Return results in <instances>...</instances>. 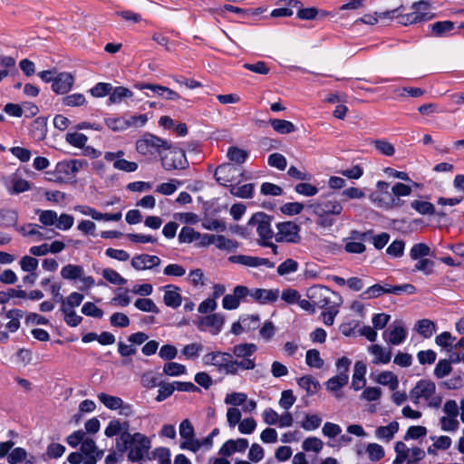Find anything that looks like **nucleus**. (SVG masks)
Returning a JSON list of instances; mask_svg holds the SVG:
<instances>
[{
	"instance_id": "1",
	"label": "nucleus",
	"mask_w": 464,
	"mask_h": 464,
	"mask_svg": "<svg viewBox=\"0 0 464 464\" xmlns=\"http://www.w3.org/2000/svg\"><path fill=\"white\" fill-rule=\"evenodd\" d=\"M160 155L161 165L168 171L185 169L188 167L185 151L178 147H172L169 142L168 147L163 148Z\"/></svg>"
},
{
	"instance_id": "2",
	"label": "nucleus",
	"mask_w": 464,
	"mask_h": 464,
	"mask_svg": "<svg viewBox=\"0 0 464 464\" xmlns=\"http://www.w3.org/2000/svg\"><path fill=\"white\" fill-rule=\"evenodd\" d=\"M206 365H212L218 368L220 372L227 375H237V361H234L230 353L212 352L203 357Z\"/></svg>"
},
{
	"instance_id": "3",
	"label": "nucleus",
	"mask_w": 464,
	"mask_h": 464,
	"mask_svg": "<svg viewBox=\"0 0 464 464\" xmlns=\"http://www.w3.org/2000/svg\"><path fill=\"white\" fill-rule=\"evenodd\" d=\"M308 298L314 302L315 307L326 309L341 304V297L337 293L324 285H315L308 290Z\"/></svg>"
},
{
	"instance_id": "4",
	"label": "nucleus",
	"mask_w": 464,
	"mask_h": 464,
	"mask_svg": "<svg viewBox=\"0 0 464 464\" xmlns=\"http://www.w3.org/2000/svg\"><path fill=\"white\" fill-rule=\"evenodd\" d=\"M243 175L241 166L226 163L216 169L214 178L219 185L230 188L234 184H239Z\"/></svg>"
},
{
	"instance_id": "5",
	"label": "nucleus",
	"mask_w": 464,
	"mask_h": 464,
	"mask_svg": "<svg viewBox=\"0 0 464 464\" xmlns=\"http://www.w3.org/2000/svg\"><path fill=\"white\" fill-rule=\"evenodd\" d=\"M232 355L237 359V371L241 370H253L256 368V360L252 356L257 351V346L255 343H239L232 347Z\"/></svg>"
},
{
	"instance_id": "6",
	"label": "nucleus",
	"mask_w": 464,
	"mask_h": 464,
	"mask_svg": "<svg viewBox=\"0 0 464 464\" xmlns=\"http://www.w3.org/2000/svg\"><path fill=\"white\" fill-rule=\"evenodd\" d=\"M390 184L386 181H378L376 190L369 196L370 200L380 208H392L398 206L400 199L396 198L392 191H389Z\"/></svg>"
},
{
	"instance_id": "7",
	"label": "nucleus",
	"mask_w": 464,
	"mask_h": 464,
	"mask_svg": "<svg viewBox=\"0 0 464 464\" xmlns=\"http://www.w3.org/2000/svg\"><path fill=\"white\" fill-rule=\"evenodd\" d=\"M273 217L265 212H256L247 222L248 227H256V232L260 237L261 242L272 240L275 237V233L271 228Z\"/></svg>"
},
{
	"instance_id": "8",
	"label": "nucleus",
	"mask_w": 464,
	"mask_h": 464,
	"mask_svg": "<svg viewBox=\"0 0 464 464\" xmlns=\"http://www.w3.org/2000/svg\"><path fill=\"white\" fill-rule=\"evenodd\" d=\"M164 147H168V141L152 134H146L136 142L137 151L144 156L162 154Z\"/></svg>"
},
{
	"instance_id": "9",
	"label": "nucleus",
	"mask_w": 464,
	"mask_h": 464,
	"mask_svg": "<svg viewBox=\"0 0 464 464\" xmlns=\"http://www.w3.org/2000/svg\"><path fill=\"white\" fill-rule=\"evenodd\" d=\"M131 437L128 459L131 462H137L141 460L149 452L151 443L150 440L140 432H136Z\"/></svg>"
},
{
	"instance_id": "10",
	"label": "nucleus",
	"mask_w": 464,
	"mask_h": 464,
	"mask_svg": "<svg viewBox=\"0 0 464 464\" xmlns=\"http://www.w3.org/2000/svg\"><path fill=\"white\" fill-rule=\"evenodd\" d=\"M277 232L275 235L276 242L299 243L301 240L300 227L293 221L276 224Z\"/></svg>"
},
{
	"instance_id": "11",
	"label": "nucleus",
	"mask_w": 464,
	"mask_h": 464,
	"mask_svg": "<svg viewBox=\"0 0 464 464\" xmlns=\"http://www.w3.org/2000/svg\"><path fill=\"white\" fill-rule=\"evenodd\" d=\"M179 435L181 438L180 449L190 450L194 453L199 450L198 440L195 438V430L188 419L180 422Z\"/></svg>"
},
{
	"instance_id": "12",
	"label": "nucleus",
	"mask_w": 464,
	"mask_h": 464,
	"mask_svg": "<svg viewBox=\"0 0 464 464\" xmlns=\"http://www.w3.org/2000/svg\"><path fill=\"white\" fill-rule=\"evenodd\" d=\"M410 256L412 260L429 261L425 257L429 256L436 259L437 261H453L450 256H439L434 250L425 243H418L412 246L410 252Z\"/></svg>"
},
{
	"instance_id": "13",
	"label": "nucleus",
	"mask_w": 464,
	"mask_h": 464,
	"mask_svg": "<svg viewBox=\"0 0 464 464\" xmlns=\"http://www.w3.org/2000/svg\"><path fill=\"white\" fill-rule=\"evenodd\" d=\"M430 6L429 2L424 0L415 2L412 5L414 12L406 16H401L399 23L408 24L428 20L430 17L426 11L430 9Z\"/></svg>"
},
{
	"instance_id": "14",
	"label": "nucleus",
	"mask_w": 464,
	"mask_h": 464,
	"mask_svg": "<svg viewBox=\"0 0 464 464\" xmlns=\"http://www.w3.org/2000/svg\"><path fill=\"white\" fill-rule=\"evenodd\" d=\"M315 215L323 218L328 215H340L343 210L342 204L337 200L317 201L309 206Z\"/></svg>"
},
{
	"instance_id": "15",
	"label": "nucleus",
	"mask_w": 464,
	"mask_h": 464,
	"mask_svg": "<svg viewBox=\"0 0 464 464\" xmlns=\"http://www.w3.org/2000/svg\"><path fill=\"white\" fill-rule=\"evenodd\" d=\"M224 316L219 314H212L200 317L197 325L200 331H209L213 335L218 334L224 324Z\"/></svg>"
},
{
	"instance_id": "16",
	"label": "nucleus",
	"mask_w": 464,
	"mask_h": 464,
	"mask_svg": "<svg viewBox=\"0 0 464 464\" xmlns=\"http://www.w3.org/2000/svg\"><path fill=\"white\" fill-rule=\"evenodd\" d=\"M407 335V332L401 321L394 322L387 331L384 332V338L387 343L392 345L401 343Z\"/></svg>"
},
{
	"instance_id": "17",
	"label": "nucleus",
	"mask_w": 464,
	"mask_h": 464,
	"mask_svg": "<svg viewBox=\"0 0 464 464\" xmlns=\"http://www.w3.org/2000/svg\"><path fill=\"white\" fill-rule=\"evenodd\" d=\"M248 448V440L244 438L227 440L219 449L218 454L223 457H229L236 452H245Z\"/></svg>"
},
{
	"instance_id": "18",
	"label": "nucleus",
	"mask_w": 464,
	"mask_h": 464,
	"mask_svg": "<svg viewBox=\"0 0 464 464\" xmlns=\"http://www.w3.org/2000/svg\"><path fill=\"white\" fill-rule=\"evenodd\" d=\"M74 78L70 72L58 73L52 83V90L57 94L67 93L72 87Z\"/></svg>"
},
{
	"instance_id": "19",
	"label": "nucleus",
	"mask_w": 464,
	"mask_h": 464,
	"mask_svg": "<svg viewBox=\"0 0 464 464\" xmlns=\"http://www.w3.org/2000/svg\"><path fill=\"white\" fill-rule=\"evenodd\" d=\"M87 165L86 160H71L58 162L55 170L58 174L65 177H74L76 173Z\"/></svg>"
},
{
	"instance_id": "20",
	"label": "nucleus",
	"mask_w": 464,
	"mask_h": 464,
	"mask_svg": "<svg viewBox=\"0 0 464 464\" xmlns=\"http://www.w3.org/2000/svg\"><path fill=\"white\" fill-rule=\"evenodd\" d=\"M278 289H262L256 288L251 291V297L260 304L275 303L279 297Z\"/></svg>"
},
{
	"instance_id": "21",
	"label": "nucleus",
	"mask_w": 464,
	"mask_h": 464,
	"mask_svg": "<svg viewBox=\"0 0 464 464\" xmlns=\"http://www.w3.org/2000/svg\"><path fill=\"white\" fill-rule=\"evenodd\" d=\"M366 365L362 361H358L354 364L353 374L352 378L351 389L360 391L366 385Z\"/></svg>"
},
{
	"instance_id": "22",
	"label": "nucleus",
	"mask_w": 464,
	"mask_h": 464,
	"mask_svg": "<svg viewBox=\"0 0 464 464\" xmlns=\"http://www.w3.org/2000/svg\"><path fill=\"white\" fill-rule=\"evenodd\" d=\"M5 186L11 195L20 194L31 188L30 182L16 174L12 175L8 180L5 181Z\"/></svg>"
},
{
	"instance_id": "23",
	"label": "nucleus",
	"mask_w": 464,
	"mask_h": 464,
	"mask_svg": "<svg viewBox=\"0 0 464 464\" xmlns=\"http://www.w3.org/2000/svg\"><path fill=\"white\" fill-rule=\"evenodd\" d=\"M368 351L374 355V359L372 360V363H388L392 359V350L384 349L379 344H372L368 348Z\"/></svg>"
},
{
	"instance_id": "24",
	"label": "nucleus",
	"mask_w": 464,
	"mask_h": 464,
	"mask_svg": "<svg viewBox=\"0 0 464 464\" xmlns=\"http://www.w3.org/2000/svg\"><path fill=\"white\" fill-rule=\"evenodd\" d=\"M414 390L426 401L435 394L436 385L430 380H420L416 383Z\"/></svg>"
},
{
	"instance_id": "25",
	"label": "nucleus",
	"mask_w": 464,
	"mask_h": 464,
	"mask_svg": "<svg viewBox=\"0 0 464 464\" xmlns=\"http://www.w3.org/2000/svg\"><path fill=\"white\" fill-rule=\"evenodd\" d=\"M432 35L436 37H445L455 28V24L451 21H439L429 25Z\"/></svg>"
},
{
	"instance_id": "26",
	"label": "nucleus",
	"mask_w": 464,
	"mask_h": 464,
	"mask_svg": "<svg viewBox=\"0 0 464 464\" xmlns=\"http://www.w3.org/2000/svg\"><path fill=\"white\" fill-rule=\"evenodd\" d=\"M297 383L302 389L305 390L307 396L315 394L321 387L319 382L311 375L299 378Z\"/></svg>"
},
{
	"instance_id": "27",
	"label": "nucleus",
	"mask_w": 464,
	"mask_h": 464,
	"mask_svg": "<svg viewBox=\"0 0 464 464\" xmlns=\"http://www.w3.org/2000/svg\"><path fill=\"white\" fill-rule=\"evenodd\" d=\"M132 96H133V92L130 90H129L128 88L123 87V86L115 87V88H112V90L110 93L108 103L109 104L120 103L122 102V100L124 98H131Z\"/></svg>"
},
{
	"instance_id": "28",
	"label": "nucleus",
	"mask_w": 464,
	"mask_h": 464,
	"mask_svg": "<svg viewBox=\"0 0 464 464\" xmlns=\"http://www.w3.org/2000/svg\"><path fill=\"white\" fill-rule=\"evenodd\" d=\"M349 376L346 372H340L338 375H335L330 378L326 383V389L330 392H337L343 386L348 383Z\"/></svg>"
},
{
	"instance_id": "29",
	"label": "nucleus",
	"mask_w": 464,
	"mask_h": 464,
	"mask_svg": "<svg viewBox=\"0 0 464 464\" xmlns=\"http://www.w3.org/2000/svg\"><path fill=\"white\" fill-rule=\"evenodd\" d=\"M269 123L274 130L280 134H288L294 132L296 130L295 126L291 121L286 120L271 119Z\"/></svg>"
},
{
	"instance_id": "30",
	"label": "nucleus",
	"mask_w": 464,
	"mask_h": 464,
	"mask_svg": "<svg viewBox=\"0 0 464 464\" xmlns=\"http://www.w3.org/2000/svg\"><path fill=\"white\" fill-rule=\"evenodd\" d=\"M398 430L399 423L397 421H392L387 426L378 427L375 430V435L379 439H385L389 441L393 438Z\"/></svg>"
},
{
	"instance_id": "31",
	"label": "nucleus",
	"mask_w": 464,
	"mask_h": 464,
	"mask_svg": "<svg viewBox=\"0 0 464 464\" xmlns=\"http://www.w3.org/2000/svg\"><path fill=\"white\" fill-rule=\"evenodd\" d=\"M24 313L19 309H12L9 310L5 314V317L9 319V322L6 324V328L11 332H16L20 327V319L23 318Z\"/></svg>"
},
{
	"instance_id": "32",
	"label": "nucleus",
	"mask_w": 464,
	"mask_h": 464,
	"mask_svg": "<svg viewBox=\"0 0 464 464\" xmlns=\"http://www.w3.org/2000/svg\"><path fill=\"white\" fill-rule=\"evenodd\" d=\"M376 382L382 385L389 386L392 391L396 390L399 384L397 375L389 371H385L378 374Z\"/></svg>"
},
{
	"instance_id": "33",
	"label": "nucleus",
	"mask_w": 464,
	"mask_h": 464,
	"mask_svg": "<svg viewBox=\"0 0 464 464\" xmlns=\"http://www.w3.org/2000/svg\"><path fill=\"white\" fill-rule=\"evenodd\" d=\"M99 401L110 410H118L122 407L123 401L117 396L109 395L102 392L98 394Z\"/></svg>"
},
{
	"instance_id": "34",
	"label": "nucleus",
	"mask_w": 464,
	"mask_h": 464,
	"mask_svg": "<svg viewBox=\"0 0 464 464\" xmlns=\"http://www.w3.org/2000/svg\"><path fill=\"white\" fill-rule=\"evenodd\" d=\"M237 184H234L230 187V193L237 198H251L253 197L254 185L251 183L245 184L237 187Z\"/></svg>"
},
{
	"instance_id": "35",
	"label": "nucleus",
	"mask_w": 464,
	"mask_h": 464,
	"mask_svg": "<svg viewBox=\"0 0 464 464\" xmlns=\"http://www.w3.org/2000/svg\"><path fill=\"white\" fill-rule=\"evenodd\" d=\"M129 429V423L127 421L121 423L118 420H112L109 422L108 426L106 427L104 430V434L111 438L115 435H118L123 431H128Z\"/></svg>"
},
{
	"instance_id": "36",
	"label": "nucleus",
	"mask_w": 464,
	"mask_h": 464,
	"mask_svg": "<svg viewBox=\"0 0 464 464\" xmlns=\"http://www.w3.org/2000/svg\"><path fill=\"white\" fill-rule=\"evenodd\" d=\"M104 121L112 131H123L129 128L127 119L123 117H110L106 118Z\"/></svg>"
},
{
	"instance_id": "37",
	"label": "nucleus",
	"mask_w": 464,
	"mask_h": 464,
	"mask_svg": "<svg viewBox=\"0 0 464 464\" xmlns=\"http://www.w3.org/2000/svg\"><path fill=\"white\" fill-rule=\"evenodd\" d=\"M435 324L429 319H421L417 322L416 330L424 338H430L435 331Z\"/></svg>"
},
{
	"instance_id": "38",
	"label": "nucleus",
	"mask_w": 464,
	"mask_h": 464,
	"mask_svg": "<svg viewBox=\"0 0 464 464\" xmlns=\"http://www.w3.org/2000/svg\"><path fill=\"white\" fill-rule=\"evenodd\" d=\"M178 290L179 288H176V290H166L163 299L167 306L177 308L181 304L182 297Z\"/></svg>"
},
{
	"instance_id": "39",
	"label": "nucleus",
	"mask_w": 464,
	"mask_h": 464,
	"mask_svg": "<svg viewBox=\"0 0 464 464\" xmlns=\"http://www.w3.org/2000/svg\"><path fill=\"white\" fill-rule=\"evenodd\" d=\"M321 423L322 418L318 414H305L300 425L305 430H314L318 429Z\"/></svg>"
},
{
	"instance_id": "40",
	"label": "nucleus",
	"mask_w": 464,
	"mask_h": 464,
	"mask_svg": "<svg viewBox=\"0 0 464 464\" xmlns=\"http://www.w3.org/2000/svg\"><path fill=\"white\" fill-rule=\"evenodd\" d=\"M305 362L308 366L320 369L324 365V360L316 349H310L306 352Z\"/></svg>"
},
{
	"instance_id": "41",
	"label": "nucleus",
	"mask_w": 464,
	"mask_h": 464,
	"mask_svg": "<svg viewBox=\"0 0 464 464\" xmlns=\"http://www.w3.org/2000/svg\"><path fill=\"white\" fill-rule=\"evenodd\" d=\"M186 372L187 369L185 365L178 362H166L163 366V372L168 376H179L186 373Z\"/></svg>"
},
{
	"instance_id": "42",
	"label": "nucleus",
	"mask_w": 464,
	"mask_h": 464,
	"mask_svg": "<svg viewBox=\"0 0 464 464\" xmlns=\"http://www.w3.org/2000/svg\"><path fill=\"white\" fill-rule=\"evenodd\" d=\"M199 233L195 231L193 227L185 226L179 234V241L180 243H192L198 240Z\"/></svg>"
},
{
	"instance_id": "43",
	"label": "nucleus",
	"mask_w": 464,
	"mask_h": 464,
	"mask_svg": "<svg viewBox=\"0 0 464 464\" xmlns=\"http://www.w3.org/2000/svg\"><path fill=\"white\" fill-rule=\"evenodd\" d=\"M134 305L136 308L143 312H150L154 314L160 313L155 303L150 298H139L135 301Z\"/></svg>"
},
{
	"instance_id": "44",
	"label": "nucleus",
	"mask_w": 464,
	"mask_h": 464,
	"mask_svg": "<svg viewBox=\"0 0 464 464\" xmlns=\"http://www.w3.org/2000/svg\"><path fill=\"white\" fill-rule=\"evenodd\" d=\"M216 239V246L221 250L233 252L238 246V243L236 240L226 238L224 236L218 235Z\"/></svg>"
},
{
	"instance_id": "45",
	"label": "nucleus",
	"mask_w": 464,
	"mask_h": 464,
	"mask_svg": "<svg viewBox=\"0 0 464 464\" xmlns=\"http://www.w3.org/2000/svg\"><path fill=\"white\" fill-rule=\"evenodd\" d=\"M158 386H159L158 395L155 398V400L158 402H161V401H165L166 399L170 397L172 395V393L174 392V387H173L172 382H160Z\"/></svg>"
},
{
	"instance_id": "46",
	"label": "nucleus",
	"mask_w": 464,
	"mask_h": 464,
	"mask_svg": "<svg viewBox=\"0 0 464 464\" xmlns=\"http://www.w3.org/2000/svg\"><path fill=\"white\" fill-rule=\"evenodd\" d=\"M411 206L413 209L422 215H432L435 212V207L428 201L413 200L411 203Z\"/></svg>"
},
{
	"instance_id": "47",
	"label": "nucleus",
	"mask_w": 464,
	"mask_h": 464,
	"mask_svg": "<svg viewBox=\"0 0 464 464\" xmlns=\"http://www.w3.org/2000/svg\"><path fill=\"white\" fill-rule=\"evenodd\" d=\"M65 140L71 145L82 149L85 147V144L88 140V138L85 134L79 132L67 133Z\"/></svg>"
},
{
	"instance_id": "48",
	"label": "nucleus",
	"mask_w": 464,
	"mask_h": 464,
	"mask_svg": "<svg viewBox=\"0 0 464 464\" xmlns=\"http://www.w3.org/2000/svg\"><path fill=\"white\" fill-rule=\"evenodd\" d=\"M324 447V442L316 438V437H310L305 439L303 441L302 448L305 451H314L316 453L320 452Z\"/></svg>"
},
{
	"instance_id": "49",
	"label": "nucleus",
	"mask_w": 464,
	"mask_h": 464,
	"mask_svg": "<svg viewBox=\"0 0 464 464\" xmlns=\"http://www.w3.org/2000/svg\"><path fill=\"white\" fill-rule=\"evenodd\" d=\"M131 436L132 434L128 431H122L121 436L116 440V449L121 454L130 450V440H132Z\"/></svg>"
},
{
	"instance_id": "50",
	"label": "nucleus",
	"mask_w": 464,
	"mask_h": 464,
	"mask_svg": "<svg viewBox=\"0 0 464 464\" xmlns=\"http://www.w3.org/2000/svg\"><path fill=\"white\" fill-rule=\"evenodd\" d=\"M248 154L246 150L237 147H230L227 150V157L231 161L242 164L246 161Z\"/></svg>"
},
{
	"instance_id": "51",
	"label": "nucleus",
	"mask_w": 464,
	"mask_h": 464,
	"mask_svg": "<svg viewBox=\"0 0 464 464\" xmlns=\"http://www.w3.org/2000/svg\"><path fill=\"white\" fill-rule=\"evenodd\" d=\"M382 393V389L379 387H366L360 395V400L375 401L381 398Z\"/></svg>"
},
{
	"instance_id": "52",
	"label": "nucleus",
	"mask_w": 464,
	"mask_h": 464,
	"mask_svg": "<svg viewBox=\"0 0 464 464\" xmlns=\"http://www.w3.org/2000/svg\"><path fill=\"white\" fill-rule=\"evenodd\" d=\"M83 300V295L79 293H72L64 301H63V304L61 309H68L73 310L74 307H77L81 304Z\"/></svg>"
},
{
	"instance_id": "53",
	"label": "nucleus",
	"mask_w": 464,
	"mask_h": 464,
	"mask_svg": "<svg viewBox=\"0 0 464 464\" xmlns=\"http://www.w3.org/2000/svg\"><path fill=\"white\" fill-rule=\"evenodd\" d=\"M112 85L111 83L98 82L90 90V92L93 97L102 98L106 95H110Z\"/></svg>"
},
{
	"instance_id": "54",
	"label": "nucleus",
	"mask_w": 464,
	"mask_h": 464,
	"mask_svg": "<svg viewBox=\"0 0 464 464\" xmlns=\"http://www.w3.org/2000/svg\"><path fill=\"white\" fill-rule=\"evenodd\" d=\"M341 304L333 305L329 308L324 309V311L321 314V317L323 319V322L324 324L330 326L334 324V318L339 313V306Z\"/></svg>"
},
{
	"instance_id": "55",
	"label": "nucleus",
	"mask_w": 464,
	"mask_h": 464,
	"mask_svg": "<svg viewBox=\"0 0 464 464\" xmlns=\"http://www.w3.org/2000/svg\"><path fill=\"white\" fill-rule=\"evenodd\" d=\"M202 349L203 346L200 343H192L185 345L181 351V353L187 359H195L198 357L199 353L202 351Z\"/></svg>"
},
{
	"instance_id": "56",
	"label": "nucleus",
	"mask_w": 464,
	"mask_h": 464,
	"mask_svg": "<svg viewBox=\"0 0 464 464\" xmlns=\"http://www.w3.org/2000/svg\"><path fill=\"white\" fill-rule=\"evenodd\" d=\"M369 459L372 461H378L384 457L383 448L377 443H370L366 448Z\"/></svg>"
},
{
	"instance_id": "57",
	"label": "nucleus",
	"mask_w": 464,
	"mask_h": 464,
	"mask_svg": "<svg viewBox=\"0 0 464 464\" xmlns=\"http://www.w3.org/2000/svg\"><path fill=\"white\" fill-rule=\"evenodd\" d=\"M267 163L271 167L276 168L279 170H284L287 166L285 157L277 152L269 155Z\"/></svg>"
},
{
	"instance_id": "58",
	"label": "nucleus",
	"mask_w": 464,
	"mask_h": 464,
	"mask_svg": "<svg viewBox=\"0 0 464 464\" xmlns=\"http://www.w3.org/2000/svg\"><path fill=\"white\" fill-rule=\"evenodd\" d=\"M82 275V268L80 266L68 265L62 270V276L65 279L80 278Z\"/></svg>"
},
{
	"instance_id": "59",
	"label": "nucleus",
	"mask_w": 464,
	"mask_h": 464,
	"mask_svg": "<svg viewBox=\"0 0 464 464\" xmlns=\"http://www.w3.org/2000/svg\"><path fill=\"white\" fill-rule=\"evenodd\" d=\"M39 221L44 226L55 225L57 221V213L54 210H38Z\"/></svg>"
},
{
	"instance_id": "60",
	"label": "nucleus",
	"mask_w": 464,
	"mask_h": 464,
	"mask_svg": "<svg viewBox=\"0 0 464 464\" xmlns=\"http://www.w3.org/2000/svg\"><path fill=\"white\" fill-rule=\"evenodd\" d=\"M103 277L110 283L117 285H122L126 284L127 280L121 276L116 271L106 268L102 271Z\"/></svg>"
},
{
	"instance_id": "61",
	"label": "nucleus",
	"mask_w": 464,
	"mask_h": 464,
	"mask_svg": "<svg viewBox=\"0 0 464 464\" xmlns=\"http://www.w3.org/2000/svg\"><path fill=\"white\" fill-rule=\"evenodd\" d=\"M86 100L82 93H73L63 98V104L65 106L77 107L85 103Z\"/></svg>"
},
{
	"instance_id": "62",
	"label": "nucleus",
	"mask_w": 464,
	"mask_h": 464,
	"mask_svg": "<svg viewBox=\"0 0 464 464\" xmlns=\"http://www.w3.org/2000/svg\"><path fill=\"white\" fill-rule=\"evenodd\" d=\"M452 368L448 360H440L434 369V375L440 379L450 373Z\"/></svg>"
},
{
	"instance_id": "63",
	"label": "nucleus",
	"mask_w": 464,
	"mask_h": 464,
	"mask_svg": "<svg viewBox=\"0 0 464 464\" xmlns=\"http://www.w3.org/2000/svg\"><path fill=\"white\" fill-rule=\"evenodd\" d=\"M373 144L375 149L385 156H392L395 153L393 145L387 140H376Z\"/></svg>"
},
{
	"instance_id": "64",
	"label": "nucleus",
	"mask_w": 464,
	"mask_h": 464,
	"mask_svg": "<svg viewBox=\"0 0 464 464\" xmlns=\"http://www.w3.org/2000/svg\"><path fill=\"white\" fill-rule=\"evenodd\" d=\"M141 385L147 389H151L159 385L157 375L152 371H147L141 375Z\"/></svg>"
}]
</instances>
